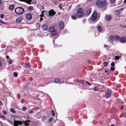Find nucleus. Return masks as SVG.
I'll use <instances>...</instances> for the list:
<instances>
[{
  "label": "nucleus",
  "instance_id": "c03bdc74",
  "mask_svg": "<svg viewBox=\"0 0 126 126\" xmlns=\"http://www.w3.org/2000/svg\"><path fill=\"white\" fill-rule=\"evenodd\" d=\"M25 101V100L23 99H22L21 101V103H23Z\"/></svg>",
  "mask_w": 126,
  "mask_h": 126
},
{
  "label": "nucleus",
  "instance_id": "ea45409f",
  "mask_svg": "<svg viewBox=\"0 0 126 126\" xmlns=\"http://www.w3.org/2000/svg\"><path fill=\"white\" fill-rule=\"evenodd\" d=\"M115 1V0H110V2L111 3H114Z\"/></svg>",
  "mask_w": 126,
  "mask_h": 126
},
{
  "label": "nucleus",
  "instance_id": "c756f323",
  "mask_svg": "<svg viewBox=\"0 0 126 126\" xmlns=\"http://www.w3.org/2000/svg\"><path fill=\"white\" fill-rule=\"evenodd\" d=\"M108 63L107 62H104L103 63L104 66L106 67L107 66V65L108 64Z\"/></svg>",
  "mask_w": 126,
  "mask_h": 126
},
{
  "label": "nucleus",
  "instance_id": "e2e57ef3",
  "mask_svg": "<svg viewBox=\"0 0 126 126\" xmlns=\"http://www.w3.org/2000/svg\"><path fill=\"white\" fill-rule=\"evenodd\" d=\"M2 1L0 0V4H2Z\"/></svg>",
  "mask_w": 126,
  "mask_h": 126
},
{
  "label": "nucleus",
  "instance_id": "20e7f679",
  "mask_svg": "<svg viewBox=\"0 0 126 126\" xmlns=\"http://www.w3.org/2000/svg\"><path fill=\"white\" fill-rule=\"evenodd\" d=\"M106 3V1L105 0H98L96 4L98 7L102 8L105 6Z\"/></svg>",
  "mask_w": 126,
  "mask_h": 126
},
{
  "label": "nucleus",
  "instance_id": "72a5a7b5",
  "mask_svg": "<svg viewBox=\"0 0 126 126\" xmlns=\"http://www.w3.org/2000/svg\"><path fill=\"white\" fill-rule=\"evenodd\" d=\"M1 126H6L7 125L4 123H2L1 124Z\"/></svg>",
  "mask_w": 126,
  "mask_h": 126
},
{
  "label": "nucleus",
  "instance_id": "ddd939ff",
  "mask_svg": "<svg viewBox=\"0 0 126 126\" xmlns=\"http://www.w3.org/2000/svg\"><path fill=\"white\" fill-rule=\"evenodd\" d=\"M23 19L22 17H19L16 19V21L17 23H19Z\"/></svg>",
  "mask_w": 126,
  "mask_h": 126
},
{
  "label": "nucleus",
  "instance_id": "f257e3e1",
  "mask_svg": "<svg viewBox=\"0 0 126 126\" xmlns=\"http://www.w3.org/2000/svg\"><path fill=\"white\" fill-rule=\"evenodd\" d=\"M44 12H45V13L47 15V16L49 17H50L53 16L55 14V12L53 11V10H51L48 11H43L41 13V15H40V16H43L44 15Z\"/></svg>",
  "mask_w": 126,
  "mask_h": 126
},
{
  "label": "nucleus",
  "instance_id": "9d476101",
  "mask_svg": "<svg viewBox=\"0 0 126 126\" xmlns=\"http://www.w3.org/2000/svg\"><path fill=\"white\" fill-rule=\"evenodd\" d=\"M42 28L44 30L46 31L48 28V26L47 24H44L42 26Z\"/></svg>",
  "mask_w": 126,
  "mask_h": 126
},
{
  "label": "nucleus",
  "instance_id": "9b49d317",
  "mask_svg": "<svg viewBox=\"0 0 126 126\" xmlns=\"http://www.w3.org/2000/svg\"><path fill=\"white\" fill-rule=\"evenodd\" d=\"M54 82L57 83H63V82L59 78H58L54 80Z\"/></svg>",
  "mask_w": 126,
  "mask_h": 126
},
{
  "label": "nucleus",
  "instance_id": "6e6d98bb",
  "mask_svg": "<svg viewBox=\"0 0 126 126\" xmlns=\"http://www.w3.org/2000/svg\"><path fill=\"white\" fill-rule=\"evenodd\" d=\"M17 97L18 99H19V94H17Z\"/></svg>",
  "mask_w": 126,
  "mask_h": 126
},
{
  "label": "nucleus",
  "instance_id": "f704fd0d",
  "mask_svg": "<svg viewBox=\"0 0 126 126\" xmlns=\"http://www.w3.org/2000/svg\"><path fill=\"white\" fill-rule=\"evenodd\" d=\"M115 63L114 62H112L111 64V65L112 67H113L115 65Z\"/></svg>",
  "mask_w": 126,
  "mask_h": 126
},
{
  "label": "nucleus",
  "instance_id": "393cba45",
  "mask_svg": "<svg viewBox=\"0 0 126 126\" xmlns=\"http://www.w3.org/2000/svg\"><path fill=\"white\" fill-rule=\"evenodd\" d=\"M39 8L40 9V10L41 11H43L44 10V7L43 6H40V5Z\"/></svg>",
  "mask_w": 126,
  "mask_h": 126
},
{
  "label": "nucleus",
  "instance_id": "6e6552de",
  "mask_svg": "<svg viewBox=\"0 0 126 126\" xmlns=\"http://www.w3.org/2000/svg\"><path fill=\"white\" fill-rule=\"evenodd\" d=\"M101 25V23L100 22L99 24L97 25V29L99 32H101L102 31V26Z\"/></svg>",
  "mask_w": 126,
  "mask_h": 126
},
{
  "label": "nucleus",
  "instance_id": "1a4fd4ad",
  "mask_svg": "<svg viewBox=\"0 0 126 126\" xmlns=\"http://www.w3.org/2000/svg\"><path fill=\"white\" fill-rule=\"evenodd\" d=\"M111 95V92L109 90H107L106 92V98H108Z\"/></svg>",
  "mask_w": 126,
  "mask_h": 126
},
{
  "label": "nucleus",
  "instance_id": "dca6fc26",
  "mask_svg": "<svg viewBox=\"0 0 126 126\" xmlns=\"http://www.w3.org/2000/svg\"><path fill=\"white\" fill-rule=\"evenodd\" d=\"M71 18L72 19L74 20H76L78 18L76 15L75 14H73L71 16Z\"/></svg>",
  "mask_w": 126,
  "mask_h": 126
},
{
  "label": "nucleus",
  "instance_id": "412c9836",
  "mask_svg": "<svg viewBox=\"0 0 126 126\" xmlns=\"http://www.w3.org/2000/svg\"><path fill=\"white\" fill-rule=\"evenodd\" d=\"M24 66L29 68L30 67L31 65L29 64L26 63L24 64Z\"/></svg>",
  "mask_w": 126,
  "mask_h": 126
},
{
  "label": "nucleus",
  "instance_id": "bf43d9fd",
  "mask_svg": "<svg viewBox=\"0 0 126 126\" xmlns=\"http://www.w3.org/2000/svg\"><path fill=\"white\" fill-rule=\"evenodd\" d=\"M2 103L1 102V101H0V105H2Z\"/></svg>",
  "mask_w": 126,
  "mask_h": 126
},
{
  "label": "nucleus",
  "instance_id": "c9c22d12",
  "mask_svg": "<svg viewBox=\"0 0 126 126\" xmlns=\"http://www.w3.org/2000/svg\"><path fill=\"white\" fill-rule=\"evenodd\" d=\"M0 118H1L3 119H5V117L3 115H0Z\"/></svg>",
  "mask_w": 126,
  "mask_h": 126
},
{
  "label": "nucleus",
  "instance_id": "4be33fe9",
  "mask_svg": "<svg viewBox=\"0 0 126 126\" xmlns=\"http://www.w3.org/2000/svg\"><path fill=\"white\" fill-rule=\"evenodd\" d=\"M14 6L13 5H10L9 7V9L11 10H12L14 8Z\"/></svg>",
  "mask_w": 126,
  "mask_h": 126
},
{
  "label": "nucleus",
  "instance_id": "774afa93",
  "mask_svg": "<svg viewBox=\"0 0 126 126\" xmlns=\"http://www.w3.org/2000/svg\"><path fill=\"white\" fill-rule=\"evenodd\" d=\"M125 26V25H124V27H123L124 28H126V26Z\"/></svg>",
  "mask_w": 126,
  "mask_h": 126
},
{
  "label": "nucleus",
  "instance_id": "39448f33",
  "mask_svg": "<svg viewBox=\"0 0 126 126\" xmlns=\"http://www.w3.org/2000/svg\"><path fill=\"white\" fill-rule=\"evenodd\" d=\"M29 123H26L23 122L21 121H16L15 126H29L30 125Z\"/></svg>",
  "mask_w": 126,
  "mask_h": 126
},
{
  "label": "nucleus",
  "instance_id": "864d4df0",
  "mask_svg": "<svg viewBox=\"0 0 126 126\" xmlns=\"http://www.w3.org/2000/svg\"><path fill=\"white\" fill-rule=\"evenodd\" d=\"M123 10V9L122 8H121V9H119L118 10L119 12H120L122 11Z\"/></svg>",
  "mask_w": 126,
  "mask_h": 126
},
{
  "label": "nucleus",
  "instance_id": "f8f14e48",
  "mask_svg": "<svg viewBox=\"0 0 126 126\" xmlns=\"http://www.w3.org/2000/svg\"><path fill=\"white\" fill-rule=\"evenodd\" d=\"M120 41L123 43L126 42V37H122L120 39Z\"/></svg>",
  "mask_w": 126,
  "mask_h": 126
},
{
  "label": "nucleus",
  "instance_id": "7ed1b4c3",
  "mask_svg": "<svg viewBox=\"0 0 126 126\" xmlns=\"http://www.w3.org/2000/svg\"><path fill=\"white\" fill-rule=\"evenodd\" d=\"M15 12L18 15H21L24 13V8L22 7H19L15 9Z\"/></svg>",
  "mask_w": 126,
  "mask_h": 126
},
{
  "label": "nucleus",
  "instance_id": "37998d69",
  "mask_svg": "<svg viewBox=\"0 0 126 126\" xmlns=\"http://www.w3.org/2000/svg\"><path fill=\"white\" fill-rule=\"evenodd\" d=\"M33 111L32 110H30L29 111V112H28V113L29 114H31L32 113H33Z\"/></svg>",
  "mask_w": 126,
  "mask_h": 126
},
{
  "label": "nucleus",
  "instance_id": "a211bd4d",
  "mask_svg": "<svg viewBox=\"0 0 126 126\" xmlns=\"http://www.w3.org/2000/svg\"><path fill=\"white\" fill-rule=\"evenodd\" d=\"M114 40L116 41H118L120 39V36L117 35H113Z\"/></svg>",
  "mask_w": 126,
  "mask_h": 126
},
{
  "label": "nucleus",
  "instance_id": "4d7b16f0",
  "mask_svg": "<svg viewBox=\"0 0 126 126\" xmlns=\"http://www.w3.org/2000/svg\"><path fill=\"white\" fill-rule=\"evenodd\" d=\"M2 65L1 62L0 61V67Z\"/></svg>",
  "mask_w": 126,
  "mask_h": 126
},
{
  "label": "nucleus",
  "instance_id": "4c0bfd02",
  "mask_svg": "<svg viewBox=\"0 0 126 126\" xmlns=\"http://www.w3.org/2000/svg\"><path fill=\"white\" fill-rule=\"evenodd\" d=\"M85 82L88 85H91V84H90V83L88 81H86Z\"/></svg>",
  "mask_w": 126,
  "mask_h": 126
},
{
  "label": "nucleus",
  "instance_id": "603ef678",
  "mask_svg": "<svg viewBox=\"0 0 126 126\" xmlns=\"http://www.w3.org/2000/svg\"><path fill=\"white\" fill-rule=\"evenodd\" d=\"M104 47L105 48H107L109 47V45H104Z\"/></svg>",
  "mask_w": 126,
  "mask_h": 126
},
{
  "label": "nucleus",
  "instance_id": "cd10ccee",
  "mask_svg": "<svg viewBox=\"0 0 126 126\" xmlns=\"http://www.w3.org/2000/svg\"><path fill=\"white\" fill-rule=\"evenodd\" d=\"M92 18L91 19L92 20L94 21H95L97 17L92 16Z\"/></svg>",
  "mask_w": 126,
  "mask_h": 126
},
{
  "label": "nucleus",
  "instance_id": "052dcab7",
  "mask_svg": "<svg viewBox=\"0 0 126 126\" xmlns=\"http://www.w3.org/2000/svg\"><path fill=\"white\" fill-rule=\"evenodd\" d=\"M39 6H40L39 5V4H37L36 5V6L37 8H38V7L39 8Z\"/></svg>",
  "mask_w": 126,
  "mask_h": 126
},
{
  "label": "nucleus",
  "instance_id": "3c124183",
  "mask_svg": "<svg viewBox=\"0 0 126 126\" xmlns=\"http://www.w3.org/2000/svg\"><path fill=\"white\" fill-rule=\"evenodd\" d=\"M67 31V30H64L63 31V34H64Z\"/></svg>",
  "mask_w": 126,
  "mask_h": 126
},
{
  "label": "nucleus",
  "instance_id": "b1692460",
  "mask_svg": "<svg viewBox=\"0 0 126 126\" xmlns=\"http://www.w3.org/2000/svg\"><path fill=\"white\" fill-rule=\"evenodd\" d=\"M10 111L14 114H16V112L13 108H11L10 110Z\"/></svg>",
  "mask_w": 126,
  "mask_h": 126
},
{
  "label": "nucleus",
  "instance_id": "c85d7f7f",
  "mask_svg": "<svg viewBox=\"0 0 126 126\" xmlns=\"http://www.w3.org/2000/svg\"><path fill=\"white\" fill-rule=\"evenodd\" d=\"M18 75V73L16 72H14L13 74V75L14 77H16Z\"/></svg>",
  "mask_w": 126,
  "mask_h": 126
},
{
  "label": "nucleus",
  "instance_id": "2f4dec72",
  "mask_svg": "<svg viewBox=\"0 0 126 126\" xmlns=\"http://www.w3.org/2000/svg\"><path fill=\"white\" fill-rule=\"evenodd\" d=\"M51 113L53 116H54L55 115V113L53 110H51Z\"/></svg>",
  "mask_w": 126,
  "mask_h": 126
},
{
  "label": "nucleus",
  "instance_id": "79ce46f5",
  "mask_svg": "<svg viewBox=\"0 0 126 126\" xmlns=\"http://www.w3.org/2000/svg\"><path fill=\"white\" fill-rule=\"evenodd\" d=\"M98 89H97V87H95L94 88V91H98Z\"/></svg>",
  "mask_w": 126,
  "mask_h": 126
},
{
  "label": "nucleus",
  "instance_id": "13d9d810",
  "mask_svg": "<svg viewBox=\"0 0 126 126\" xmlns=\"http://www.w3.org/2000/svg\"><path fill=\"white\" fill-rule=\"evenodd\" d=\"M0 22L2 23H3V21H2L0 20Z\"/></svg>",
  "mask_w": 126,
  "mask_h": 126
},
{
  "label": "nucleus",
  "instance_id": "de8ad7c7",
  "mask_svg": "<svg viewBox=\"0 0 126 126\" xmlns=\"http://www.w3.org/2000/svg\"><path fill=\"white\" fill-rule=\"evenodd\" d=\"M52 117H50L49 118V122H51L52 121Z\"/></svg>",
  "mask_w": 126,
  "mask_h": 126
},
{
  "label": "nucleus",
  "instance_id": "f03ea898",
  "mask_svg": "<svg viewBox=\"0 0 126 126\" xmlns=\"http://www.w3.org/2000/svg\"><path fill=\"white\" fill-rule=\"evenodd\" d=\"M84 15V13L83 11V9L81 7L78 8L77 11V16L81 18L83 17Z\"/></svg>",
  "mask_w": 126,
  "mask_h": 126
},
{
  "label": "nucleus",
  "instance_id": "49530a36",
  "mask_svg": "<svg viewBox=\"0 0 126 126\" xmlns=\"http://www.w3.org/2000/svg\"><path fill=\"white\" fill-rule=\"evenodd\" d=\"M26 109L27 108L25 107H23L22 108V110L24 111L26 110Z\"/></svg>",
  "mask_w": 126,
  "mask_h": 126
},
{
  "label": "nucleus",
  "instance_id": "aec40b11",
  "mask_svg": "<svg viewBox=\"0 0 126 126\" xmlns=\"http://www.w3.org/2000/svg\"><path fill=\"white\" fill-rule=\"evenodd\" d=\"M7 121L12 125L15 126L16 124V121L15 122H13L12 121H10L9 120H7Z\"/></svg>",
  "mask_w": 126,
  "mask_h": 126
},
{
  "label": "nucleus",
  "instance_id": "4468645a",
  "mask_svg": "<svg viewBox=\"0 0 126 126\" xmlns=\"http://www.w3.org/2000/svg\"><path fill=\"white\" fill-rule=\"evenodd\" d=\"M91 12V9L90 8H88L86 11V15H89Z\"/></svg>",
  "mask_w": 126,
  "mask_h": 126
},
{
  "label": "nucleus",
  "instance_id": "a19ab883",
  "mask_svg": "<svg viewBox=\"0 0 126 126\" xmlns=\"http://www.w3.org/2000/svg\"><path fill=\"white\" fill-rule=\"evenodd\" d=\"M3 9V6L1 5H0V10H2Z\"/></svg>",
  "mask_w": 126,
  "mask_h": 126
},
{
  "label": "nucleus",
  "instance_id": "423d86ee",
  "mask_svg": "<svg viewBox=\"0 0 126 126\" xmlns=\"http://www.w3.org/2000/svg\"><path fill=\"white\" fill-rule=\"evenodd\" d=\"M49 31L51 32V34L52 36H55L57 33L56 31L55 30V28L53 27H51L49 28Z\"/></svg>",
  "mask_w": 126,
  "mask_h": 126
},
{
  "label": "nucleus",
  "instance_id": "338daca9",
  "mask_svg": "<svg viewBox=\"0 0 126 126\" xmlns=\"http://www.w3.org/2000/svg\"><path fill=\"white\" fill-rule=\"evenodd\" d=\"M71 7V6H69V9H70Z\"/></svg>",
  "mask_w": 126,
  "mask_h": 126
},
{
  "label": "nucleus",
  "instance_id": "5701e85b",
  "mask_svg": "<svg viewBox=\"0 0 126 126\" xmlns=\"http://www.w3.org/2000/svg\"><path fill=\"white\" fill-rule=\"evenodd\" d=\"M97 12H94L92 15V16L97 17Z\"/></svg>",
  "mask_w": 126,
  "mask_h": 126
},
{
  "label": "nucleus",
  "instance_id": "7c9ffc66",
  "mask_svg": "<svg viewBox=\"0 0 126 126\" xmlns=\"http://www.w3.org/2000/svg\"><path fill=\"white\" fill-rule=\"evenodd\" d=\"M28 118L27 119H26L25 120V122H23L26 123H29L31 122V121L28 119Z\"/></svg>",
  "mask_w": 126,
  "mask_h": 126
},
{
  "label": "nucleus",
  "instance_id": "09e8293b",
  "mask_svg": "<svg viewBox=\"0 0 126 126\" xmlns=\"http://www.w3.org/2000/svg\"><path fill=\"white\" fill-rule=\"evenodd\" d=\"M9 62L10 64H11L12 63V60L10 59H9Z\"/></svg>",
  "mask_w": 126,
  "mask_h": 126
},
{
  "label": "nucleus",
  "instance_id": "473e14b6",
  "mask_svg": "<svg viewBox=\"0 0 126 126\" xmlns=\"http://www.w3.org/2000/svg\"><path fill=\"white\" fill-rule=\"evenodd\" d=\"M115 67H111L110 68V70L112 71H114V69H115Z\"/></svg>",
  "mask_w": 126,
  "mask_h": 126
},
{
  "label": "nucleus",
  "instance_id": "680f3d73",
  "mask_svg": "<svg viewBox=\"0 0 126 126\" xmlns=\"http://www.w3.org/2000/svg\"><path fill=\"white\" fill-rule=\"evenodd\" d=\"M124 2L125 4L126 3V0H125Z\"/></svg>",
  "mask_w": 126,
  "mask_h": 126
},
{
  "label": "nucleus",
  "instance_id": "bb28decb",
  "mask_svg": "<svg viewBox=\"0 0 126 126\" xmlns=\"http://www.w3.org/2000/svg\"><path fill=\"white\" fill-rule=\"evenodd\" d=\"M28 9L30 11H32L33 10V8L32 6H30L29 7Z\"/></svg>",
  "mask_w": 126,
  "mask_h": 126
},
{
  "label": "nucleus",
  "instance_id": "a18cd8bd",
  "mask_svg": "<svg viewBox=\"0 0 126 126\" xmlns=\"http://www.w3.org/2000/svg\"><path fill=\"white\" fill-rule=\"evenodd\" d=\"M115 59L118 60L120 59V57L118 56H116L115 57Z\"/></svg>",
  "mask_w": 126,
  "mask_h": 126
},
{
  "label": "nucleus",
  "instance_id": "69168bd1",
  "mask_svg": "<svg viewBox=\"0 0 126 126\" xmlns=\"http://www.w3.org/2000/svg\"><path fill=\"white\" fill-rule=\"evenodd\" d=\"M111 126H115L113 124H112Z\"/></svg>",
  "mask_w": 126,
  "mask_h": 126
},
{
  "label": "nucleus",
  "instance_id": "5fc2aeb1",
  "mask_svg": "<svg viewBox=\"0 0 126 126\" xmlns=\"http://www.w3.org/2000/svg\"><path fill=\"white\" fill-rule=\"evenodd\" d=\"M86 21V20L85 19H84L83 20V23H85Z\"/></svg>",
  "mask_w": 126,
  "mask_h": 126
},
{
  "label": "nucleus",
  "instance_id": "a878e982",
  "mask_svg": "<svg viewBox=\"0 0 126 126\" xmlns=\"http://www.w3.org/2000/svg\"><path fill=\"white\" fill-rule=\"evenodd\" d=\"M47 117L46 116H42V119L43 121H44L46 119Z\"/></svg>",
  "mask_w": 126,
  "mask_h": 126
},
{
  "label": "nucleus",
  "instance_id": "8fccbe9b",
  "mask_svg": "<svg viewBox=\"0 0 126 126\" xmlns=\"http://www.w3.org/2000/svg\"><path fill=\"white\" fill-rule=\"evenodd\" d=\"M36 25L37 27H39V24L38 23H36Z\"/></svg>",
  "mask_w": 126,
  "mask_h": 126
},
{
  "label": "nucleus",
  "instance_id": "58836bf2",
  "mask_svg": "<svg viewBox=\"0 0 126 126\" xmlns=\"http://www.w3.org/2000/svg\"><path fill=\"white\" fill-rule=\"evenodd\" d=\"M2 112L5 115H6L7 114V112L5 110H3L2 111Z\"/></svg>",
  "mask_w": 126,
  "mask_h": 126
},
{
  "label": "nucleus",
  "instance_id": "2eb2a0df",
  "mask_svg": "<svg viewBox=\"0 0 126 126\" xmlns=\"http://www.w3.org/2000/svg\"><path fill=\"white\" fill-rule=\"evenodd\" d=\"M105 18L107 21H110L111 18V16L110 15H107L105 16Z\"/></svg>",
  "mask_w": 126,
  "mask_h": 126
},
{
  "label": "nucleus",
  "instance_id": "f3484780",
  "mask_svg": "<svg viewBox=\"0 0 126 126\" xmlns=\"http://www.w3.org/2000/svg\"><path fill=\"white\" fill-rule=\"evenodd\" d=\"M26 17L27 19L30 20L32 19V16L31 14H28L26 15Z\"/></svg>",
  "mask_w": 126,
  "mask_h": 126
},
{
  "label": "nucleus",
  "instance_id": "0e129e2a",
  "mask_svg": "<svg viewBox=\"0 0 126 126\" xmlns=\"http://www.w3.org/2000/svg\"><path fill=\"white\" fill-rule=\"evenodd\" d=\"M3 24H6V22H3V23H2Z\"/></svg>",
  "mask_w": 126,
  "mask_h": 126
},
{
  "label": "nucleus",
  "instance_id": "6ab92c4d",
  "mask_svg": "<svg viewBox=\"0 0 126 126\" xmlns=\"http://www.w3.org/2000/svg\"><path fill=\"white\" fill-rule=\"evenodd\" d=\"M109 41L110 43L112 44H113V40H114V38L113 35H111L110 36L109 38Z\"/></svg>",
  "mask_w": 126,
  "mask_h": 126
},
{
  "label": "nucleus",
  "instance_id": "0eeeda50",
  "mask_svg": "<svg viewBox=\"0 0 126 126\" xmlns=\"http://www.w3.org/2000/svg\"><path fill=\"white\" fill-rule=\"evenodd\" d=\"M59 29L61 30H62L64 28V24L63 21H60L59 23Z\"/></svg>",
  "mask_w": 126,
  "mask_h": 126
},
{
  "label": "nucleus",
  "instance_id": "e433bc0d",
  "mask_svg": "<svg viewBox=\"0 0 126 126\" xmlns=\"http://www.w3.org/2000/svg\"><path fill=\"white\" fill-rule=\"evenodd\" d=\"M0 17L2 19L4 17V14H1L0 15Z\"/></svg>",
  "mask_w": 126,
  "mask_h": 126
}]
</instances>
